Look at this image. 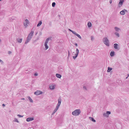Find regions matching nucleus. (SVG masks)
<instances>
[{
	"mask_svg": "<svg viewBox=\"0 0 129 129\" xmlns=\"http://www.w3.org/2000/svg\"><path fill=\"white\" fill-rule=\"evenodd\" d=\"M55 2H53L52 4V7H54L55 6Z\"/></svg>",
	"mask_w": 129,
	"mask_h": 129,
	"instance_id": "obj_32",
	"label": "nucleus"
},
{
	"mask_svg": "<svg viewBox=\"0 0 129 129\" xmlns=\"http://www.w3.org/2000/svg\"><path fill=\"white\" fill-rule=\"evenodd\" d=\"M78 55H77L75 54V56H73V58L74 59H76V57H77Z\"/></svg>",
	"mask_w": 129,
	"mask_h": 129,
	"instance_id": "obj_30",
	"label": "nucleus"
},
{
	"mask_svg": "<svg viewBox=\"0 0 129 129\" xmlns=\"http://www.w3.org/2000/svg\"><path fill=\"white\" fill-rule=\"evenodd\" d=\"M27 98L30 102L31 103L33 102V101L29 96H28Z\"/></svg>",
	"mask_w": 129,
	"mask_h": 129,
	"instance_id": "obj_23",
	"label": "nucleus"
},
{
	"mask_svg": "<svg viewBox=\"0 0 129 129\" xmlns=\"http://www.w3.org/2000/svg\"><path fill=\"white\" fill-rule=\"evenodd\" d=\"M27 70H26L25 71V72L26 73H28L27 72Z\"/></svg>",
	"mask_w": 129,
	"mask_h": 129,
	"instance_id": "obj_46",
	"label": "nucleus"
},
{
	"mask_svg": "<svg viewBox=\"0 0 129 129\" xmlns=\"http://www.w3.org/2000/svg\"><path fill=\"white\" fill-rule=\"evenodd\" d=\"M34 33V31H31L30 33L29 34L27 37L31 39Z\"/></svg>",
	"mask_w": 129,
	"mask_h": 129,
	"instance_id": "obj_6",
	"label": "nucleus"
},
{
	"mask_svg": "<svg viewBox=\"0 0 129 129\" xmlns=\"http://www.w3.org/2000/svg\"><path fill=\"white\" fill-rule=\"evenodd\" d=\"M11 53V51H9L8 52V54H10Z\"/></svg>",
	"mask_w": 129,
	"mask_h": 129,
	"instance_id": "obj_44",
	"label": "nucleus"
},
{
	"mask_svg": "<svg viewBox=\"0 0 129 129\" xmlns=\"http://www.w3.org/2000/svg\"><path fill=\"white\" fill-rule=\"evenodd\" d=\"M44 46L45 47V50H47L48 48V46L47 45V44L45 43Z\"/></svg>",
	"mask_w": 129,
	"mask_h": 129,
	"instance_id": "obj_22",
	"label": "nucleus"
},
{
	"mask_svg": "<svg viewBox=\"0 0 129 129\" xmlns=\"http://www.w3.org/2000/svg\"><path fill=\"white\" fill-rule=\"evenodd\" d=\"M72 33L75 35H76L77 34L73 30L72 31Z\"/></svg>",
	"mask_w": 129,
	"mask_h": 129,
	"instance_id": "obj_36",
	"label": "nucleus"
},
{
	"mask_svg": "<svg viewBox=\"0 0 129 129\" xmlns=\"http://www.w3.org/2000/svg\"><path fill=\"white\" fill-rule=\"evenodd\" d=\"M42 24V22L41 21H39L37 25V27H39Z\"/></svg>",
	"mask_w": 129,
	"mask_h": 129,
	"instance_id": "obj_21",
	"label": "nucleus"
},
{
	"mask_svg": "<svg viewBox=\"0 0 129 129\" xmlns=\"http://www.w3.org/2000/svg\"><path fill=\"white\" fill-rule=\"evenodd\" d=\"M92 24L91 22H88L87 23V26L89 27H90L91 26Z\"/></svg>",
	"mask_w": 129,
	"mask_h": 129,
	"instance_id": "obj_25",
	"label": "nucleus"
},
{
	"mask_svg": "<svg viewBox=\"0 0 129 129\" xmlns=\"http://www.w3.org/2000/svg\"><path fill=\"white\" fill-rule=\"evenodd\" d=\"M29 22L27 19H26L25 20V22L24 23V25L25 27H27V24H29Z\"/></svg>",
	"mask_w": 129,
	"mask_h": 129,
	"instance_id": "obj_4",
	"label": "nucleus"
},
{
	"mask_svg": "<svg viewBox=\"0 0 129 129\" xmlns=\"http://www.w3.org/2000/svg\"><path fill=\"white\" fill-rule=\"evenodd\" d=\"M76 35L80 39H81V36L78 34H77Z\"/></svg>",
	"mask_w": 129,
	"mask_h": 129,
	"instance_id": "obj_33",
	"label": "nucleus"
},
{
	"mask_svg": "<svg viewBox=\"0 0 129 129\" xmlns=\"http://www.w3.org/2000/svg\"><path fill=\"white\" fill-rule=\"evenodd\" d=\"M51 79L53 81H54L56 80V77L52 75L51 77Z\"/></svg>",
	"mask_w": 129,
	"mask_h": 129,
	"instance_id": "obj_11",
	"label": "nucleus"
},
{
	"mask_svg": "<svg viewBox=\"0 0 129 129\" xmlns=\"http://www.w3.org/2000/svg\"><path fill=\"white\" fill-rule=\"evenodd\" d=\"M68 30H69V31H70L71 32H72V31H73V30H71L70 29H68Z\"/></svg>",
	"mask_w": 129,
	"mask_h": 129,
	"instance_id": "obj_43",
	"label": "nucleus"
},
{
	"mask_svg": "<svg viewBox=\"0 0 129 129\" xmlns=\"http://www.w3.org/2000/svg\"><path fill=\"white\" fill-rule=\"evenodd\" d=\"M31 38L27 37L26 39V40L25 42V44H27V43L31 40Z\"/></svg>",
	"mask_w": 129,
	"mask_h": 129,
	"instance_id": "obj_10",
	"label": "nucleus"
},
{
	"mask_svg": "<svg viewBox=\"0 0 129 129\" xmlns=\"http://www.w3.org/2000/svg\"><path fill=\"white\" fill-rule=\"evenodd\" d=\"M14 121H15V122H18V123H19V121L18 120H17V119L16 118H14Z\"/></svg>",
	"mask_w": 129,
	"mask_h": 129,
	"instance_id": "obj_34",
	"label": "nucleus"
},
{
	"mask_svg": "<svg viewBox=\"0 0 129 129\" xmlns=\"http://www.w3.org/2000/svg\"><path fill=\"white\" fill-rule=\"evenodd\" d=\"M68 56L69 55V51H68Z\"/></svg>",
	"mask_w": 129,
	"mask_h": 129,
	"instance_id": "obj_48",
	"label": "nucleus"
},
{
	"mask_svg": "<svg viewBox=\"0 0 129 129\" xmlns=\"http://www.w3.org/2000/svg\"><path fill=\"white\" fill-rule=\"evenodd\" d=\"M58 108L56 107L55 109L53 111V112L52 113V115H53L56 112V111L58 110Z\"/></svg>",
	"mask_w": 129,
	"mask_h": 129,
	"instance_id": "obj_13",
	"label": "nucleus"
},
{
	"mask_svg": "<svg viewBox=\"0 0 129 129\" xmlns=\"http://www.w3.org/2000/svg\"><path fill=\"white\" fill-rule=\"evenodd\" d=\"M17 116H18V117H23V115H19V114H18L17 115Z\"/></svg>",
	"mask_w": 129,
	"mask_h": 129,
	"instance_id": "obj_35",
	"label": "nucleus"
},
{
	"mask_svg": "<svg viewBox=\"0 0 129 129\" xmlns=\"http://www.w3.org/2000/svg\"><path fill=\"white\" fill-rule=\"evenodd\" d=\"M114 29L116 31H118L120 30V29L119 28L116 27H114Z\"/></svg>",
	"mask_w": 129,
	"mask_h": 129,
	"instance_id": "obj_27",
	"label": "nucleus"
},
{
	"mask_svg": "<svg viewBox=\"0 0 129 129\" xmlns=\"http://www.w3.org/2000/svg\"><path fill=\"white\" fill-rule=\"evenodd\" d=\"M125 11L127 12V11L125 9L120 12V14L124 15L125 14Z\"/></svg>",
	"mask_w": 129,
	"mask_h": 129,
	"instance_id": "obj_9",
	"label": "nucleus"
},
{
	"mask_svg": "<svg viewBox=\"0 0 129 129\" xmlns=\"http://www.w3.org/2000/svg\"><path fill=\"white\" fill-rule=\"evenodd\" d=\"M22 100H24L25 99L24 98H22V99H21Z\"/></svg>",
	"mask_w": 129,
	"mask_h": 129,
	"instance_id": "obj_49",
	"label": "nucleus"
},
{
	"mask_svg": "<svg viewBox=\"0 0 129 129\" xmlns=\"http://www.w3.org/2000/svg\"><path fill=\"white\" fill-rule=\"evenodd\" d=\"M91 40L92 41H93V37L92 36H91Z\"/></svg>",
	"mask_w": 129,
	"mask_h": 129,
	"instance_id": "obj_39",
	"label": "nucleus"
},
{
	"mask_svg": "<svg viewBox=\"0 0 129 129\" xmlns=\"http://www.w3.org/2000/svg\"><path fill=\"white\" fill-rule=\"evenodd\" d=\"M56 76L57 77L59 78H60L61 77V75L58 74H56Z\"/></svg>",
	"mask_w": 129,
	"mask_h": 129,
	"instance_id": "obj_16",
	"label": "nucleus"
},
{
	"mask_svg": "<svg viewBox=\"0 0 129 129\" xmlns=\"http://www.w3.org/2000/svg\"><path fill=\"white\" fill-rule=\"evenodd\" d=\"M16 18V17H12L10 18H9V20L10 21H12V20H13L15 19Z\"/></svg>",
	"mask_w": 129,
	"mask_h": 129,
	"instance_id": "obj_19",
	"label": "nucleus"
},
{
	"mask_svg": "<svg viewBox=\"0 0 129 129\" xmlns=\"http://www.w3.org/2000/svg\"><path fill=\"white\" fill-rule=\"evenodd\" d=\"M81 113L80 110V109H77L73 112L72 114L73 115L77 116L79 115Z\"/></svg>",
	"mask_w": 129,
	"mask_h": 129,
	"instance_id": "obj_2",
	"label": "nucleus"
},
{
	"mask_svg": "<svg viewBox=\"0 0 129 129\" xmlns=\"http://www.w3.org/2000/svg\"><path fill=\"white\" fill-rule=\"evenodd\" d=\"M2 106H5V105L4 104H2Z\"/></svg>",
	"mask_w": 129,
	"mask_h": 129,
	"instance_id": "obj_47",
	"label": "nucleus"
},
{
	"mask_svg": "<svg viewBox=\"0 0 129 129\" xmlns=\"http://www.w3.org/2000/svg\"><path fill=\"white\" fill-rule=\"evenodd\" d=\"M0 62H2V64L3 63V61L0 59Z\"/></svg>",
	"mask_w": 129,
	"mask_h": 129,
	"instance_id": "obj_41",
	"label": "nucleus"
},
{
	"mask_svg": "<svg viewBox=\"0 0 129 129\" xmlns=\"http://www.w3.org/2000/svg\"><path fill=\"white\" fill-rule=\"evenodd\" d=\"M1 39H0V42H1Z\"/></svg>",
	"mask_w": 129,
	"mask_h": 129,
	"instance_id": "obj_53",
	"label": "nucleus"
},
{
	"mask_svg": "<svg viewBox=\"0 0 129 129\" xmlns=\"http://www.w3.org/2000/svg\"><path fill=\"white\" fill-rule=\"evenodd\" d=\"M50 40H51V38H49L47 39L45 43L47 44V43H48V41Z\"/></svg>",
	"mask_w": 129,
	"mask_h": 129,
	"instance_id": "obj_15",
	"label": "nucleus"
},
{
	"mask_svg": "<svg viewBox=\"0 0 129 129\" xmlns=\"http://www.w3.org/2000/svg\"><path fill=\"white\" fill-rule=\"evenodd\" d=\"M124 0H120L118 4L119 7H120L122 5Z\"/></svg>",
	"mask_w": 129,
	"mask_h": 129,
	"instance_id": "obj_7",
	"label": "nucleus"
},
{
	"mask_svg": "<svg viewBox=\"0 0 129 129\" xmlns=\"http://www.w3.org/2000/svg\"><path fill=\"white\" fill-rule=\"evenodd\" d=\"M106 113L108 115V114H111V112L110 111H107L106 112Z\"/></svg>",
	"mask_w": 129,
	"mask_h": 129,
	"instance_id": "obj_37",
	"label": "nucleus"
},
{
	"mask_svg": "<svg viewBox=\"0 0 129 129\" xmlns=\"http://www.w3.org/2000/svg\"><path fill=\"white\" fill-rule=\"evenodd\" d=\"M112 0H110V1H109V3H110L111 4L112 3Z\"/></svg>",
	"mask_w": 129,
	"mask_h": 129,
	"instance_id": "obj_42",
	"label": "nucleus"
},
{
	"mask_svg": "<svg viewBox=\"0 0 129 129\" xmlns=\"http://www.w3.org/2000/svg\"><path fill=\"white\" fill-rule=\"evenodd\" d=\"M61 99L60 98H59L58 99V103L56 106V107L59 108L61 102Z\"/></svg>",
	"mask_w": 129,
	"mask_h": 129,
	"instance_id": "obj_3",
	"label": "nucleus"
},
{
	"mask_svg": "<svg viewBox=\"0 0 129 129\" xmlns=\"http://www.w3.org/2000/svg\"><path fill=\"white\" fill-rule=\"evenodd\" d=\"M103 41L104 43L107 46H109V40L106 37H105L103 38Z\"/></svg>",
	"mask_w": 129,
	"mask_h": 129,
	"instance_id": "obj_1",
	"label": "nucleus"
},
{
	"mask_svg": "<svg viewBox=\"0 0 129 129\" xmlns=\"http://www.w3.org/2000/svg\"><path fill=\"white\" fill-rule=\"evenodd\" d=\"M38 75V74L37 73H35L34 74V75L35 76H37Z\"/></svg>",
	"mask_w": 129,
	"mask_h": 129,
	"instance_id": "obj_40",
	"label": "nucleus"
},
{
	"mask_svg": "<svg viewBox=\"0 0 129 129\" xmlns=\"http://www.w3.org/2000/svg\"><path fill=\"white\" fill-rule=\"evenodd\" d=\"M114 34L116 36H117L118 37H119V33L117 32H115L114 33Z\"/></svg>",
	"mask_w": 129,
	"mask_h": 129,
	"instance_id": "obj_29",
	"label": "nucleus"
},
{
	"mask_svg": "<svg viewBox=\"0 0 129 129\" xmlns=\"http://www.w3.org/2000/svg\"><path fill=\"white\" fill-rule=\"evenodd\" d=\"M89 119L91 120L93 122H95L96 121L95 120H94L93 118L92 117H89Z\"/></svg>",
	"mask_w": 129,
	"mask_h": 129,
	"instance_id": "obj_18",
	"label": "nucleus"
},
{
	"mask_svg": "<svg viewBox=\"0 0 129 129\" xmlns=\"http://www.w3.org/2000/svg\"><path fill=\"white\" fill-rule=\"evenodd\" d=\"M112 68L110 67H108V70H107V72H109L110 71L112 70Z\"/></svg>",
	"mask_w": 129,
	"mask_h": 129,
	"instance_id": "obj_20",
	"label": "nucleus"
},
{
	"mask_svg": "<svg viewBox=\"0 0 129 129\" xmlns=\"http://www.w3.org/2000/svg\"><path fill=\"white\" fill-rule=\"evenodd\" d=\"M83 88L84 90H87V89L86 87L85 86H83Z\"/></svg>",
	"mask_w": 129,
	"mask_h": 129,
	"instance_id": "obj_38",
	"label": "nucleus"
},
{
	"mask_svg": "<svg viewBox=\"0 0 129 129\" xmlns=\"http://www.w3.org/2000/svg\"><path fill=\"white\" fill-rule=\"evenodd\" d=\"M74 44L75 45V46H78V45L77 43H75Z\"/></svg>",
	"mask_w": 129,
	"mask_h": 129,
	"instance_id": "obj_45",
	"label": "nucleus"
},
{
	"mask_svg": "<svg viewBox=\"0 0 129 129\" xmlns=\"http://www.w3.org/2000/svg\"><path fill=\"white\" fill-rule=\"evenodd\" d=\"M76 53L75 54L77 55H78L79 53V50L77 48L76 49Z\"/></svg>",
	"mask_w": 129,
	"mask_h": 129,
	"instance_id": "obj_26",
	"label": "nucleus"
},
{
	"mask_svg": "<svg viewBox=\"0 0 129 129\" xmlns=\"http://www.w3.org/2000/svg\"><path fill=\"white\" fill-rule=\"evenodd\" d=\"M129 74H128V77H129Z\"/></svg>",
	"mask_w": 129,
	"mask_h": 129,
	"instance_id": "obj_50",
	"label": "nucleus"
},
{
	"mask_svg": "<svg viewBox=\"0 0 129 129\" xmlns=\"http://www.w3.org/2000/svg\"><path fill=\"white\" fill-rule=\"evenodd\" d=\"M103 116L105 117H108V115L107 114V113H104L103 114Z\"/></svg>",
	"mask_w": 129,
	"mask_h": 129,
	"instance_id": "obj_31",
	"label": "nucleus"
},
{
	"mask_svg": "<svg viewBox=\"0 0 129 129\" xmlns=\"http://www.w3.org/2000/svg\"><path fill=\"white\" fill-rule=\"evenodd\" d=\"M43 93L40 90H37L35 92L34 94L37 95H39L40 94H42Z\"/></svg>",
	"mask_w": 129,
	"mask_h": 129,
	"instance_id": "obj_5",
	"label": "nucleus"
},
{
	"mask_svg": "<svg viewBox=\"0 0 129 129\" xmlns=\"http://www.w3.org/2000/svg\"><path fill=\"white\" fill-rule=\"evenodd\" d=\"M128 76L126 78V79H127V77H128Z\"/></svg>",
	"mask_w": 129,
	"mask_h": 129,
	"instance_id": "obj_52",
	"label": "nucleus"
},
{
	"mask_svg": "<svg viewBox=\"0 0 129 129\" xmlns=\"http://www.w3.org/2000/svg\"><path fill=\"white\" fill-rule=\"evenodd\" d=\"M18 43H21L22 42V39L18 38L16 39Z\"/></svg>",
	"mask_w": 129,
	"mask_h": 129,
	"instance_id": "obj_12",
	"label": "nucleus"
},
{
	"mask_svg": "<svg viewBox=\"0 0 129 129\" xmlns=\"http://www.w3.org/2000/svg\"><path fill=\"white\" fill-rule=\"evenodd\" d=\"M58 69L59 71L60 72H62L63 70V69L61 68H60V67H58Z\"/></svg>",
	"mask_w": 129,
	"mask_h": 129,
	"instance_id": "obj_28",
	"label": "nucleus"
},
{
	"mask_svg": "<svg viewBox=\"0 0 129 129\" xmlns=\"http://www.w3.org/2000/svg\"><path fill=\"white\" fill-rule=\"evenodd\" d=\"M118 46V45L116 44L115 43L114 45V47L115 49H117V47Z\"/></svg>",
	"mask_w": 129,
	"mask_h": 129,
	"instance_id": "obj_14",
	"label": "nucleus"
},
{
	"mask_svg": "<svg viewBox=\"0 0 129 129\" xmlns=\"http://www.w3.org/2000/svg\"><path fill=\"white\" fill-rule=\"evenodd\" d=\"M37 33H36V34L35 35H37Z\"/></svg>",
	"mask_w": 129,
	"mask_h": 129,
	"instance_id": "obj_51",
	"label": "nucleus"
},
{
	"mask_svg": "<svg viewBox=\"0 0 129 129\" xmlns=\"http://www.w3.org/2000/svg\"><path fill=\"white\" fill-rule=\"evenodd\" d=\"M49 88L52 90L54 89L55 88V87L54 86H49Z\"/></svg>",
	"mask_w": 129,
	"mask_h": 129,
	"instance_id": "obj_24",
	"label": "nucleus"
},
{
	"mask_svg": "<svg viewBox=\"0 0 129 129\" xmlns=\"http://www.w3.org/2000/svg\"><path fill=\"white\" fill-rule=\"evenodd\" d=\"M34 120V118L32 117H29L26 119V121L27 122H29Z\"/></svg>",
	"mask_w": 129,
	"mask_h": 129,
	"instance_id": "obj_8",
	"label": "nucleus"
},
{
	"mask_svg": "<svg viewBox=\"0 0 129 129\" xmlns=\"http://www.w3.org/2000/svg\"><path fill=\"white\" fill-rule=\"evenodd\" d=\"M115 52L114 51H111L110 53V55L111 56H113L114 55Z\"/></svg>",
	"mask_w": 129,
	"mask_h": 129,
	"instance_id": "obj_17",
	"label": "nucleus"
}]
</instances>
